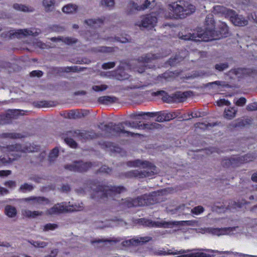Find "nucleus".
I'll use <instances>...</instances> for the list:
<instances>
[{
	"label": "nucleus",
	"instance_id": "obj_1",
	"mask_svg": "<svg viewBox=\"0 0 257 257\" xmlns=\"http://www.w3.org/2000/svg\"><path fill=\"white\" fill-rule=\"evenodd\" d=\"M206 23L207 27L205 31L199 29L197 31V37L201 39V41H208L213 39H219L220 37H226L228 31V28L227 25L222 23L220 25V37L217 34V32L214 30L215 26L212 15H208L206 18Z\"/></svg>",
	"mask_w": 257,
	"mask_h": 257
},
{
	"label": "nucleus",
	"instance_id": "obj_2",
	"mask_svg": "<svg viewBox=\"0 0 257 257\" xmlns=\"http://www.w3.org/2000/svg\"><path fill=\"white\" fill-rule=\"evenodd\" d=\"M129 167H139L141 170H135L128 172V176L130 177L143 178L145 177H152L157 173V168L152 164L148 161H143L140 160H136L134 161H130L127 163Z\"/></svg>",
	"mask_w": 257,
	"mask_h": 257
},
{
	"label": "nucleus",
	"instance_id": "obj_3",
	"mask_svg": "<svg viewBox=\"0 0 257 257\" xmlns=\"http://www.w3.org/2000/svg\"><path fill=\"white\" fill-rule=\"evenodd\" d=\"M168 9L171 11L170 17L174 19L185 18L194 13L195 10L193 5L184 1H178L170 4Z\"/></svg>",
	"mask_w": 257,
	"mask_h": 257
},
{
	"label": "nucleus",
	"instance_id": "obj_4",
	"mask_svg": "<svg viewBox=\"0 0 257 257\" xmlns=\"http://www.w3.org/2000/svg\"><path fill=\"white\" fill-rule=\"evenodd\" d=\"M159 194L153 192L150 194H145L136 199L127 198L122 200L121 204L127 207L142 206L154 204L158 202L157 198Z\"/></svg>",
	"mask_w": 257,
	"mask_h": 257
},
{
	"label": "nucleus",
	"instance_id": "obj_5",
	"mask_svg": "<svg viewBox=\"0 0 257 257\" xmlns=\"http://www.w3.org/2000/svg\"><path fill=\"white\" fill-rule=\"evenodd\" d=\"M214 11L221 13L225 17L229 18L233 25L237 26H244L247 25L248 21L242 15H238L232 10L227 9L221 6H216L214 7Z\"/></svg>",
	"mask_w": 257,
	"mask_h": 257
},
{
	"label": "nucleus",
	"instance_id": "obj_6",
	"mask_svg": "<svg viewBox=\"0 0 257 257\" xmlns=\"http://www.w3.org/2000/svg\"><path fill=\"white\" fill-rule=\"evenodd\" d=\"M98 127L102 132H103L105 135L107 136H114L119 135L120 134H125L126 136L139 135V134H135L132 132L125 131L124 127L121 123L115 124L112 122H110L108 124H103L100 123Z\"/></svg>",
	"mask_w": 257,
	"mask_h": 257
},
{
	"label": "nucleus",
	"instance_id": "obj_7",
	"mask_svg": "<svg viewBox=\"0 0 257 257\" xmlns=\"http://www.w3.org/2000/svg\"><path fill=\"white\" fill-rule=\"evenodd\" d=\"M125 191V188L121 186H99L95 194L92 198L103 197H113V196Z\"/></svg>",
	"mask_w": 257,
	"mask_h": 257
},
{
	"label": "nucleus",
	"instance_id": "obj_8",
	"mask_svg": "<svg viewBox=\"0 0 257 257\" xmlns=\"http://www.w3.org/2000/svg\"><path fill=\"white\" fill-rule=\"evenodd\" d=\"M83 206L80 205H70V202H63L54 205L46 212L47 214L55 215L65 211H79L82 209Z\"/></svg>",
	"mask_w": 257,
	"mask_h": 257
},
{
	"label": "nucleus",
	"instance_id": "obj_9",
	"mask_svg": "<svg viewBox=\"0 0 257 257\" xmlns=\"http://www.w3.org/2000/svg\"><path fill=\"white\" fill-rule=\"evenodd\" d=\"M9 150L13 152H15L12 154L13 155L16 156L17 157H20L23 153H30L36 151L37 149L34 147V145L30 144H27L24 146L20 144H15L9 147Z\"/></svg>",
	"mask_w": 257,
	"mask_h": 257
},
{
	"label": "nucleus",
	"instance_id": "obj_10",
	"mask_svg": "<svg viewBox=\"0 0 257 257\" xmlns=\"http://www.w3.org/2000/svg\"><path fill=\"white\" fill-rule=\"evenodd\" d=\"M252 159L253 156L252 155L246 154L240 157H233L230 159H224L222 162V164L225 167H229L230 165L235 167L240 163H247L252 161Z\"/></svg>",
	"mask_w": 257,
	"mask_h": 257
},
{
	"label": "nucleus",
	"instance_id": "obj_11",
	"mask_svg": "<svg viewBox=\"0 0 257 257\" xmlns=\"http://www.w3.org/2000/svg\"><path fill=\"white\" fill-rule=\"evenodd\" d=\"M190 221H153L151 220L147 221V225L149 226L162 227L165 228H172L174 225H178L180 224H183V223L189 225Z\"/></svg>",
	"mask_w": 257,
	"mask_h": 257
},
{
	"label": "nucleus",
	"instance_id": "obj_12",
	"mask_svg": "<svg viewBox=\"0 0 257 257\" xmlns=\"http://www.w3.org/2000/svg\"><path fill=\"white\" fill-rule=\"evenodd\" d=\"M41 31L38 29H19L17 30H11L10 31V37H17L18 38H22L23 37L31 35L33 36H37Z\"/></svg>",
	"mask_w": 257,
	"mask_h": 257
},
{
	"label": "nucleus",
	"instance_id": "obj_13",
	"mask_svg": "<svg viewBox=\"0 0 257 257\" xmlns=\"http://www.w3.org/2000/svg\"><path fill=\"white\" fill-rule=\"evenodd\" d=\"M157 22L156 17L153 15H148L141 18V21H138L136 25L140 27L152 28L155 26Z\"/></svg>",
	"mask_w": 257,
	"mask_h": 257
},
{
	"label": "nucleus",
	"instance_id": "obj_14",
	"mask_svg": "<svg viewBox=\"0 0 257 257\" xmlns=\"http://www.w3.org/2000/svg\"><path fill=\"white\" fill-rule=\"evenodd\" d=\"M91 167L90 163H84L82 161L73 162L72 164L67 165L65 168L75 172H84L87 171Z\"/></svg>",
	"mask_w": 257,
	"mask_h": 257
},
{
	"label": "nucleus",
	"instance_id": "obj_15",
	"mask_svg": "<svg viewBox=\"0 0 257 257\" xmlns=\"http://www.w3.org/2000/svg\"><path fill=\"white\" fill-rule=\"evenodd\" d=\"M151 239L149 236L140 237L136 236L132 239L126 240L122 242V245L125 247L131 246H138L148 242Z\"/></svg>",
	"mask_w": 257,
	"mask_h": 257
},
{
	"label": "nucleus",
	"instance_id": "obj_16",
	"mask_svg": "<svg viewBox=\"0 0 257 257\" xmlns=\"http://www.w3.org/2000/svg\"><path fill=\"white\" fill-rule=\"evenodd\" d=\"M199 250H204L209 253L217 252L219 254L224 253L227 255H231V257H238V256H244V257H257V255H249L247 254H244L242 253H238L236 252H232L229 251H219L217 250H212L210 249H199Z\"/></svg>",
	"mask_w": 257,
	"mask_h": 257
},
{
	"label": "nucleus",
	"instance_id": "obj_17",
	"mask_svg": "<svg viewBox=\"0 0 257 257\" xmlns=\"http://www.w3.org/2000/svg\"><path fill=\"white\" fill-rule=\"evenodd\" d=\"M157 115L156 116V121L158 122H164L165 121H169L175 117L176 115L175 113H170L164 111L157 112Z\"/></svg>",
	"mask_w": 257,
	"mask_h": 257
},
{
	"label": "nucleus",
	"instance_id": "obj_18",
	"mask_svg": "<svg viewBox=\"0 0 257 257\" xmlns=\"http://www.w3.org/2000/svg\"><path fill=\"white\" fill-rule=\"evenodd\" d=\"M25 200L31 201V204L35 206H37L40 204H46L49 202L47 199L42 197H30L25 198Z\"/></svg>",
	"mask_w": 257,
	"mask_h": 257
},
{
	"label": "nucleus",
	"instance_id": "obj_19",
	"mask_svg": "<svg viewBox=\"0 0 257 257\" xmlns=\"http://www.w3.org/2000/svg\"><path fill=\"white\" fill-rule=\"evenodd\" d=\"M50 40L52 41L53 42H57L59 43H64L66 44L70 45L72 44L73 43H75L76 42L77 40L72 38L70 37H52L50 39Z\"/></svg>",
	"mask_w": 257,
	"mask_h": 257
},
{
	"label": "nucleus",
	"instance_id": "obj_20",
	"mask_svg": "<svg viewBox=\"0 0 257 257\" xmlns=\"http://www.w3.org/2000/svg\"><path fill=\"white\" fill-rule=\"evenodd\" d=\"M98 100L100 103L108 104L109 103L116 102L117 99L116 97L114 96H103L99 97L98 98Z\"/></svg>",
	"mask_w": 257,
	"mask_h": 257
},
{
	"label": "nucleus",
	"instance_id": "obj_21",
	"mask_svg": "<svg viewBox=\"0 0 257 257\" xmlns=\"http://www.w3.org/2000/svg\"><path fill=\"white\" fill-rule=\"evenodd\" d=\"M13 8L17 11H22L24 12H32L34 11V8L32 7L19 4H14L13 6Z\"/></svg>",
	"mask_w": 257,
	"mask_h": 257
},
{
	"label": "nucleus",
	"instance_id": "obj_22",
	"mask_svg": "<svg viewBox=\"0 0 257 257\" xmlns=\"http://www.w3.org/2000/svg\"><path fill=\"white\" fill-rule=\"evenodd\" d=\"M43 6L46 12H52L54 8V0H43Z\"/></svg>",
	"mask_w": 257,
	"mask_h": 257
},
{
	"label": "nucleus",
	"instance_id": "obj_23",
	"mask_svg": "<svg viewBox=\"0 0 257 257\" xmlns=\"http://www.w3.org/2000/svg\"><path fill=\"white\" fill-rule=\"evenodd\" d=\"M108 88V86L104 84L100 83L99 82H94L92 89L95 92H100L106 90Z\"/></svg>",
	"mask_w": 257,
	"mask_h": 257
},
{
	"label": "nucleus",
	"instance_id": "obj_24",
	"mask_svg": "<svg viewBox=\"0 0 257 257\" xmlns=\"http://www.w3.org/2000/svg\"><path fill=\"white\" fill-rule=\"evenodd\" d=\"M85 23L88 26L95 28L102 25L103 21L100 19H88L85 21Z\"/></svg>",
	"mask_w": 257,
	"mask_h": 257
},
{
	"label": "nucleus",
	"instance_id": "obj_25",
	"mask_svg": "<svg viewBox=\"0 0 257 257\" xmlns=\"http://www.w3.org/2000/svg\"><path fill=\"white\" fill-rule=\"evenodd\" d=\"M229 73L234 74L238 78H240L243 77V75L248 74V70L245 68H237L231 70Z\"/></svg>",
	"mask_w": 257,
	"mask_h": 257
},
{
	"label": "nucleus",
	"instance_id": "obj_26",
	"mask_svg": "<svg viewBox=\"0 0 257 257\" xmlns=\"http://www.w3.org/2000/svg\"><path fill=\"white\" fill-rule=\"evenodd\" d=\"M213 254L206 253L204 252H195L191 254L180 255L176 257H212Z\"/></svg>",
	"mask_w": 257,
	"mask_h": 257
},
{
	"label": "nucleus",
	"instance_id": "obj_27",
	"mask_svg": "<svg viewBox=\"0 0 257 257\" xmlns=\"http://www.w3.org/2000/svg\"><path fill=\"white\" fill-rule=\"evenodd\" d=\"M77 10V6L75 5L68 4L62 8V11L66 14H72L75 12Z\"/></svg>",
	"mask_w": 257,
	"mask_h": 257
},
{
	"label": "nucleus",
	"instance_id": "obj_28",
	"mask_svg": "<svg viewBox=\"0 0 257 257\" xmlns=\"http://www.w3.org/2000/svg\"><path fill=\"white\" fill-rule=\"evenodd\" d=\"M22 112H23V110L20 109L10 110L7 113L6 116L8 118H16L19 115L22 114Z\"/></svg>",
	"mask_w": 257,
	"mask_h": 257
},
{
	"label": "nucleus",
	"instance_id": "obj_29",
	"mask_svg": "<svg viewBox=\"0 0 257 257\" xmlns=\"http://www.w3.org/2000/svg\"><path fill=\"white\" fill-rule=\"evenodd\" d=\"M161 57H163V56H160L157 55L156 54H148L145 56L142 57L140 59V61L142 62L148 63L151 61V60L158 59Z\"/></svg>",
	"mask_w": 257,
	"mask_h": 257
},
{
	"label": "nucleus",
	"instance_id": "obj_30",
	"mask_svg": "<svg viewBox=\"0 0 257 257\" xmlns=\"http://www.w3.org/2000/svg\"><path fill=\"white\" fill-rule=\"evenodd\" d=\"M194 249H180L179 250H174L173 251L171 250H168L167 252H165L164 253V255H177V254H181L183 255V253H188L189 252L192 251Z\"/></svg>",
	"mask_w": 257,
	"mask_h": 257
},
{
	"label": "nucleus",
	"instance_id": "obj_31",
	"mask_svg": "<svg viewBox=\"0 0 257 257\" xmlns=\"http://www.w3.org/2000/svg\"><path fill=\"white\" fill-rule=\"evenodd\" d=\"M5 213L10 217H13L17 214V210L15 207L11 205H7L5 207Z\"/></svg>",
	"mask_w": 257,
	"mask_h": 257
},
{
	"label": "nucleus",
	"instance_id": "obj_32",
	"mask_svg": "<svg viewBox=\"0 0 257 257\" xmlns=\"http://www.w3.org/2000/svg\"><path fill=\"white\" fill-rule=\"evenodd\" d=\"M229 228H210L209 229L210 231L212 234L216 235H221L227 233V230Z\"/></svg>",
	"mask_w": 257,
	"mask_h": 257
},
{
	"label": "nucleus",
	"instance_id": "obj_33",
	"mask_svg": "<svg viewBox=\"0 0 257 257\" xmlns=\"http://www.w3.org/2000/svg\"><path fill=\"white\" fill-rule=\"evenodd\" d=\"M43 212L39 211H31L29 210H26L24 212V215L28 217L35 218L38 216L42 215Z\"/></svg>",
	"mask_w": 257,
	"mask_h": 257
},
{
	"label": "nucleus",
	"instance_id": "obj_34",
	"mask_svg": "<svg viewBox=\"0 0 257 257\" xmlns=\"http://www.w3.org/2000/svg\"><path fill=\"white\" fill-rule=\"evenodd\" d=\"M236 110L232 107L230 109H225L224 110V116L225 118L231 119L235 116Z\"/></svg>",
	"mask_w": 257,
	"mask_h": 257
},
{
	"label": "nucleus",
	"instance_id": "obj_35",
	"mask_svg": "<svg viewBox=\"0 0 257 257\" xmlns=\"http://www.w3.org/2000/svg\"><path fill=\"white\" fill-rule=\"evenodd\" d=\"M59 151L57 148L53 149L49 155V161L50 162H53L58 155Z\"/></svg>",
	"mask_w": 257,
	"mask_h": 257
},
{
	"label": "nucleus",
	"instance_id": "obj_36",
	"mask_svg": "<svg viewBox=\"0 0 257 257\" xmlns=\"http://www.w3.org/2000/svg\"><path fill=\"white\" fill-rule=\"evenodd\" d=\"M83 114H81L80 112L76 110H71L68 113V117L71 119H76L83 115Z\"/></svg>",
	"mask_w": 257,
	"mask_h": 257
},
{
	"label": "nucleus",
	"instance_id": "obj_37",
	"mask_svg": "<svg viewBox=\"0 0 257 257\" xmlns=\"http://www.w3.org/2000/svg\"><path fill=\"white\" fill-rule=\"evenodd\" d=\"M204 211V209L202 206H197L191 209L190 212L197 215L202 213Z\"/></svg>",
	"mask_w": 257,
	"mask_h": 257
},
{
	"label": "nucleus",
	"instance_id": "obj_38",
	"mask_svg": "<svg viewBox=\"0 0 257 257\" xmlns=\"http://www.w3.org/2000/svg\"><path fill=\"white\" fill-rule=\"evenodd\" d=\"M34 187L31 184L25 183L20 187V190L23 192L31 191L33 189Z\"/></svg>",
	"mask_w": 257,
	"mask_h": 257
},
{
	"label": "nucleus",
	"instance_id": "obj_39",
	"mask_svg": "<svg viewBox=\"0 0 257 257\" xmlns=\"http://www.w3.org/2000/svg\"><path fill=\"white\" fill-rule=\"evenodd\" d=\"M58 227V225L55 223H48L43 227V230L47 231L49 230H53Z\"/></svg>",
	"mask_w": 257,
	"mask_h": 257
},
{
	"label": "nucleus",
	"instance_id": "obj_40",
	"mask_svg": "<svg viewBox=\"0 0 257 257\" xmlns=\"http://www.w3.org/2000/svg\"><path fill=\"white\" fill-rule=\"evenodd\" d=\"M31 244L36 247H44L46 246L48 243L44 241H33L31 242Z\"/></svg>",
	"mask_w": 257,
	"mask_h": 257
},
{
	"label": "nucleus",
	"instance_id": "obj_41",
	"mask_svg": "<svg viewBox=\"0 0 257 257\" xmlns=\"http://www.w3.org/2000/svg\"><path fill=\"white\" fill-rule=\"evenodd\" d=\"M181 38L184 40H193V41H200L199 39H196V37L194 34H190L188 35H183L181 37Z\"/></svg>",
	"mask_w": 257,
	"mask_h": 257
},
{
	"label": "nucleus",
	"instance_id": "obj_42",
	"mask_svg": "<svg viewBox=\"0 0 257 257\" xmlns=\"http://www.w3.org/2000/svg\"><path fill=\"white\" fill-rule=\"evenodd\" d=\"M228 66L227 63H223L220 64H217L215 66V68L216 70L222 71L227 69Z\"/></svg>",
	"mask_w": 257,
	"mask_h": 257
},
{
	"label": "nucleus",
	"instance_id": "obj_43",
	"mask_svg": "<svg viewBox=\"0 0 257 257\" xmlns=\"http://www.w3.org/2000/svg\"><path fill=\"white\" fill-rule=\"evenodd\" d=\"M125 124L130 127H132V128H140L141 127H142V124H139V123H136L134 121H133V122H125Z\"/></svg>",
	"mask_w": 257,
	"mask_h": 257
},
{
	"label": "nucleus",
	"instance_id": "obj_44",
	"mask_svg": "<svg viewBox=\"0 0 257 257\" xmlns=\"http://www.w3.org/2000/svg\"><path fill=\"white\" fill-rule=\"evenodd\" d=\"M65 143L72 148H76L77 146L76 143L71 138H66L65 139Z\"/></svg>",
	"mask_w": 257,
	"mask_h": 257
},
{
	"label": "nucleus",
	"instance_id": "obj_45",
	"mask_svg": "<svg viewBox=\"0 0 257 257\" xmlns=\"http://www.w3.org/2000/svg\"><path fill=\"white\" fill-rule=\"evenodd\" d=\"M178 209L180 210L183 214H186L190 212V210L191 209L186 206L185 205H182L179 206Z\"/></svg>",
	"mask_w": 257,
	"mask_h": 257
},
{
	"label": "nucleus",
	"instance_id": "obj_46",
	"mask_svg": "<svg viewBox=\"0 0 257 257\" xmlns=\"http://www.w3.org/2000/svg\"><path fill=\"white\" fill-rule=\"evenodd\" d=\"M246 109L248 111L257 110V102L248 104L246 106Z\"/></svg>",
	"mask_w": 257,
	"mask_h": 257
},
{
	"label": "nucleus",
	"instance_id": "obj_47",
	"mask_svg": "<svg viewBox=\"0 0 257 257\" xmlns=\"http://www.w3.org/2000/svg\"><path fill=\"white\" fill-rule=\"evenodd\" d=\"M154 0H146L143 5V9L151 8L154 3Z\"/></svg>",
	"mask_w": 257,
	"mask_h": 257
},
{
	"label": "nucleus",
	"instance_id": "obj_48",
	"mask_svg": "<svg viewBox=\"0 0 257 257\" xmlns=\"http://www.w3.org/2000/svg\"><path fill=\"white\" fill-rule=\"evenodd\" d=\"M246 203L245 201H243V202H242L241 203H236L235 202H233V206H232L231 205H228L227 207L229 209H231L232 208L236 209L237 207L240 208L242 206V204H244Z\"/></svg>",
	"mask_w": 257,
	"mask_h": 257
},
{
	"label": "nucleus",
	"instance_id": "obj_49",
	"mask_svg": "<svg viewBox=\"0 0 257 257\" xmlns=\"http://www.w3.org/2000/svg\"><path fill=\"white\" fill-rule=\"evenodd\" d=\"M114 0H103L102 2V5L107 7H111L114 5Z\"/></svg>",
	"mask_w": 257,
	"mask_h": 257
},
{
	"label": "nucleus",
	"instance_id": "obj_50",
	"mask_svg": "<svg viewBox=\"0 0 257 257\" xmlns=\"http://www.w3.org/2000/svg\"><path fill=\"white\" fill-rule=\"evenodd\" d=\"M217 104L218 106H223V105H227L229 106L230 105V102L224 99H220L217 101Z\"/></svg>",
	"mask_w": 257,
	"mask_h": 257
},
{
	"label": "nucleus",
	"instance_id": "obj_51",
	"mask_svg": "<svg viewBox=\"0 0 257 257\" xmlns=\"http://www.w3.org/2000/svg\"><path fill=\"white\" fill-rule=\"evenodd\" d=\"M51 29L52 31L57 32H60L64 30V28L62 27L57 25H53L51 27Z\"/></svg>",
	"mask_w": 257,
	"mask_h": 257
},
{
	"label": "nucleus",
	"instance_id": "obj_52",
	"mask_svg": "<svg viewBox=\"0 0 257 257\" xmlns=\"http://www.w3.org/2000/svg\"><path fill=\"white\" fill-rule=\"evenodd\" d=\"M115 63L114 62H108L104 63L102 65V68L104 69H110L114 67Z\"/></svg>",
	"mask_w": 257,
	"mask_h": 257
},
{
	"label": "nucleus",
	"instance_id": "obj_53",
	"mask_svg": "<svg viewBox=\"0 0 257 257\" xmlns=\"http://www.w3.org/2000/svg\"><path fill=\"white\" fill-rule=\"evenodd\" d=\"M245 103L246 99L244 97H241L235 102V104L238 106H243Z\"/></svg>",
	"mask_w": 257,
	"mask_h": 257
},
{
	"label": "nucleus",
	"instance_id": "obj_54",
	"mask_svg": "<svg viewBox=\"0 0 257 257\" xmlns=\"http://www.w3.org/2000/svg\"><path fill=\"white\" fill-rule=\"evenodd\" d=\"M5 185L8 187L10 188L13 189L16 187V182L13 181H9L7 182H6L5 183Z\"/></svg>",
	"mask_w": 257,
	"mask_h": 257
},
{
	"label": "nucleus",
	"instance_id": "obj_55",
	"mask_svg": "<svg viewBox=\"0 0 257 257\" xmlns=\"http://www.w3.org/2000/svg\"><path fill=\"white\" fill-rule=\"evenodd\" d=\"M6 136L8 138L12 139H16L21 138L22 136L20 134L16 133H9L6 134Z\"/></svg>",
	"mask_w": 257,
	"mask_h": 257
},
{
	"label": "nucleus",
	"instance_id": "obj_56",
	"mask_svg": "<svg viewBox=\"0 0 257 257\" xmlns=\"http://www.w3.org/2000/svg\"><path fill=\"white\" fill-rule=\"evenodd\" d=\"M42 72L39 70H34L32 71L30 73L31 76L41 77L42 75Z\"/></svg>",
	"mask_w": 257,
	"mask_h": 257
},
{
	"label": "nucleus",
	"instance_id": "obj_57",
	"mask_svg": "<svg viewBox=\"0 0 257 257\" xmlns=\"http://www.w3.org/2000/svg\"><path fill=\"white\" fill-rule=\"evenodd\" d=\"M215 85L217 86H224L225 85L224 82L220 81H215L212 82H210L208 84V85Z\"/></svg>",
	"mask_w": 257,
	"mask_h": 257
},
{
	"label": "nucleus",
	"instance_id": "obj_58",
	"mask_svg": "<svg viewBox=\"0 0 257 257\" xmlns=\"http://www.w3.org/2000/svg\"><path fill=\"white\" fill-rule=\"evenodd\" d=\"M99 171L100 172L109 173L111 172V169L106 166H103L100 168Z\"/></svg>",
	"mask_w": 257,
	"mask_h": 257
},
{
	"label": "nucleus",
	"instance_id": "obj_59",
	"mask_svg": "<svg viewBox=\"0 0 257 257\" xmlns=\"http://www.w3.org/2000/svg\"><path fill=\"white\" fill-rule=\"evenodd\" d=\"M11 174L10 170H2L0 171V177L7 176Z\"/></svg>",
	"mask_w": 257,
	"mask_h": 257
},
{
	"label": "nucleus",
	"instance_id": "obj_60",
	"mask_svg": "<svg viewBox=\"0 0 257 257\" xmlns=\"http://www.w3.org/2000/svg\"><path fill=\"white\" fill-rule=\"evenodd\" d=\"M114 39V40H113V41L119 42L122 43H126V42H127V39L125 37H115Z\"/></svg>",
	"mask_w": 257,
	"mask_h": 257
},
{
	"label": "nucleus",
	"instance_id": "obj_61",
	"mask_svg": "<svg viewBox=\"0 0 257 257\" xmlns=\"http://www.w3.org/2000/svg\"><path fill=\"white\" fill-rule=\"evenodd\" d=\"M9 163L8 159L5 157H0V166L5 165Z\"/></svg>",
	"mask_w": 257,
	"mask_h": 257
},
{
	"label": "nucleus",
	"instance_id": "obj_62",
	"mask_svg": "<svg viewBox=\"0 0 257 257\" xmlns=\"http://www.w3.org/2000/svg\"><path fill=\"white\" fill-rule=\"evenodd\" d=\"M157 115V112H144V115H147L151 117H155Z\"/></svg>",
	"mask_w": 257,
	"mask_h": 257
},
{
	"label": "nucleus",
	"instance_id": "obj_63",
	"mask_svg": "<svg viewBox=\"0 0 257 257\" xmlns=\"http://www.w3.org/2000/svg\"><path fill=\"white\" fill-rule=\"evenodd\" d=\"M100 76L103 77L110 78V76H111V72H101Z\"/></svg>",
	"mask_w": 257,
	"mask_h": 257
},
{
	"label": "nucleus",
	"instance_id": "obj_64",
	"mask_svg": "<svg viewBox=\"0 0 257 257\" xmlns=\"http://www.w3.org/2000/svg\"><path fill=\"white\" fill-rule=\"evenodd\" d=\"M9 191L7 189L5 188L0 187V195H4L7 194Z\"/></svg>",
	"mask_w": 257,
	"mask_h": 257
}]
</instances>
